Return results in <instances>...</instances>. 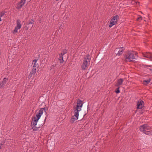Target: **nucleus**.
<instances>
[{"label": "nucleus", "mask_w": 152, "mask_h": 152, "mask_svg": "<svg viewBox=\"0 0 152 152\" xmlns=\"http://www.w3.org/2000/svg\"><path fill=\"white\" fill-rule=\"evenodd\" d=\"M32 129L34 131H37L38 130L39 128L37 127H36L35 126H31Z\"/></svg>", "instance_id": "27"}, {"label": "nucleus", "mask_w": 152, "mask_h": 152, "mask_svg": "<svg viewBox=\"0 0 152 152\" xmlns=\"http://www.w3.org/2000/svg\"><path fill=\"white\" fill-rule=\"evenodd\" d=\"M142 20V17L140 15H139V17L137 18V20L139 21H140Z\"/></svg>", "instance_id": "28"}, {"label": "nucleus", "mask_w": 152, "mask_h": 152, "mask_svg": "<svg viewBox=\"0 0 152 152\" xmlns=\"http://www.w3.org/2000/svg\"><path fill=\"white\" fill-rule=\"evenodd\" d=\"M38 121V120H37L33 118L31 123V126H36L37 124Z\"/></svg>", "instance_id": "15"}, {"label": "nucleus", "mask_w": 152, "mask_h": 152, "mask_svg": "<svg viewBox=\"0 0 152 152\" xmlns=\"http://www.w3.org/2000/svg\"><path fill=\"white\" fill-rule=\"evenodd\" d=\"M132 4H134L135 3H136V4H138H138H139L140 3L139 2H138L137 1L135 2V1H132Z\"/></svg>", "instance_id": "31"}, {"label": "nucleus", "mask_w": 152, "mask_h": 152, "mask_svg": "<svg viewBox=\"0 0 152 152\" xmlns=\"http://www.w3.org/2000/svg\"><path fill=\"white\" fill-rule=\"evenodd\" d=\"M120 87H118V88H117L115 91V92L117 94H118L120 92V91L119 89Z\"/></svg>", "instance_id": "30"}, {"label": "nucleus", "mask_w": 152, "mask_h": 152, "mask_svg": "<svg viewBox=\"0 0 152 152\" xmlns=\"http://www.w3.org/2000/svg\"><path fill=\"white\" fill-rule=\"evenodd\" d=\"M144 102L143 101H140V102L138 101L137 103V109H141L143 107V104Z\"/></svg>", "instance_id": "12"}, {"label": "nucleus", "mask_w": 152, "mask_h": 152, "mask_svg": "<svg viewBox=\"0 0 152 152\" xmlns=\"http://www.w3.org/2000/svg\"><path fill=\"white\" fill-rule=\"evenodd\" d=\"M91 60V57L89 54L87 55L84 58L83 63L81 65L82 70H85L86 69V67L90 64Z\"/></svg>", "instance_id": "2"}, {"label": "nucleus", "mask_w": 152, "mask_h": 152, "mask_svg": "<svg viewBox=\"0 0 152 152\" xmlns=\"http://www.w3.org/2000/svg\"><path fill=\"white\" fill-rule=\"evenodd\" d=\"M40 116L39 115H37V114L36 115V116L34 117V119L37 120L38 121L39 119L40 118Z\"/></svg>", "instance_id": "26"}, {"label": "nucleus", "mask_w": 152, "mask_h": 152, "mask_svg": "<svg viewBox=\"0 0 152 152\" xmlns=\"http://www.w3.org/2000/svg\"><path fill=\"white\" fill-rule=\"evenodd\" d=\"M83 105L82 101L80 99H78L77 101V105L75 107L78 108H81L82 107Z\"/></svg>", "instance_id": "11"}, {"label": "nucleus", "mask_w": 152, "mask_h": 152, "mask_svg": "<svg viewBox=\"0 0 152 152\" xmlns=\"http://www.w3.org/2000/svg\"><path fill=\"white\" fill-rule=\"evenodd\" d=\"M89 110V107H88V110Z\"/></svg>", "instance_id": "33"}, {"label": "nucleus", "mask_w": 152, "mask_h": 152, "mask_svg": "<svg viewBox=\"0 0 152 152\" xmlns=\"http://www.w3.org/2000/svg\"><path fill=\"white\" fill-rule=\"evenodd\" d=\"M145 125V128L146 129H151V127L149 126L147 124H144Z\"/></svg>", "instance_id": "29"}, {"label": "nucleus", "mask_w": 152, "mask_h": 152, "mask_svg": "<svg viewBox=\"0 0 152 152\" xmlns=\"http://www.w3.org/2000/svg\"><path fill=\"white\" fill-rule=\"evenodd\" d=\"M123 82V80L122 78H120L118 80V86H119L122 84Z\"/></svg>", "instance_id": "20"}, {"label": "nucleus", "mask_w": 152, "mask_h": 152, "mask_svg": "<svg viewBox=\"0 0 152 152\" xmlns=\"http://www.w3.org/2000/svg\"><path fill=\"white\" fill-rule=\"evenodd\" d=\"M26 0H21L17 4L16 8L18 10H20L21 7L24 4Z\"/></svg>", "instance_id": "6"}, {"label": "nucleus", "mask_w": 152, "mask_h": 152, "mask_svg": "<svg viewBox=\"0 0 152 152\" xmlns=\"http://www.w3.org/2000/svg\"><path fill=\"white\" fill-rule=\"evenodd\" d=\"M150 70L152 72V69H150Z\"/></svg>", "instance_id": "32"}, {"label": "nucleus", "mask_w": 152, "mask_h": 152, "mask_svg": "<svg viewBox=\"0 0 152 152\" xmlns=\"http://www.w3.org/2000/svg\"><path fill=\"white\" fill-rule=\"evenodd\" d=\"M55 66H52L50 67V70L53 73L55 72Z\"/></svg>", "instance_id": "23"}, {"label": "nucleus", "mask_w": 152, "mask_h": 152, "mask_svg": "<svg viewBox=\"0 0 152 152\" xmlns=\"http://www.w3.org/2000/svg\"><path fill=\"white\" fill-rule=\"evenodd\" d=\"M119 16L118 15H116L115 16H113L109 24V27L110 28L113 25H115L117 22V19L118 18Z\"/></svg>", "instance_id": "4"}, {"label": "nucleus", "mask_w": 152, "mask_h": 152, "mask_svg": "<svg viewBox=\"0 0 152 152\" xmlns=\"http://www.w3.org/2000/svg\"><path fill=\"white\" fill-rule=\"evenodd\" d=\"M86 115V114H85L84 115V116H85Z\"/></svg>", "instance_id": "34"}, {"label": "nucleus", "mask_w": 152, "mask_h": 152, "mask_svg": "<svg viewBox=\"0 0 152 152\" xmlns=\"http://www.w3.org/2000/svg\"><path fill=\"white\" fill-rule=\"evenodd\" d=\"M143 55L144 57L148 58L150 60L152 61V53L146 52Z\"/></svg>", "instance_id": "9"}, {"label": "nucleus", "mask_w": 152, "mask_h": 152, "mask_svg": "<svg viewBox=\"0 0 152 152\" xmlns=\"http://www.w3.org/2000/svg\"><path fill=\"white\" fill-rule=\"evenodd\" d=\"M45 110L44 108H41L38 112L37 114L39 115L41 117L42 115L44 110Z\"/></svg>", "instance_id": "16"}, {"label": "nucleus", "mask_w": 152, "mask_h": 152, "mask_svg": "<svg viewBox=\"0 0 152 152\" xmlns=\"http://www.w3.org/2000/svg\"><path fill=\"white\" fill-rule=\"evenodd\" d=\"M8 80V79L7 78L4 77L1 83H0V88H3L7 82V81Z\"/></svg>", "instance_id": "10"}, {"label": "nucleus", "mask_w": 152, "mask_h": 152, "mask_svg": "<svg viewBox=\"0 0 152 152\" xmlns=\"http://www.w3.org/2000/svg\"><path fill=\"white\" fill-rule=\"evenodd\" d=\"M74 116L76 117H78L79 115V112L81 110L80 108H78L75 107L74 108Z\"/></svg>", "instance_id": "7"}, {"label": "nucleus", "mask_w": 152, "mask_h": 152, "mask_svg": "<svg viewBox=\"0 0 152 152\" xmlns=\"http://www.w3.org/2000/svg\"><path fill=\"white\" fill-rule=\"evenodd\" d=\"M124 47L117 48V50H118V53H117V55L120 56L122 54L124 51Z\"/></svg>", "instance_id": "8"}, {"label": "nucleus", "mask_w": 152, "mask_h": 152, "mask_svg": "<svg viewBox=\"0 0 152 152\" xmlns=\"http://www.w3.org/2000/svg\"><path fill=\"white\" fill-rule=\"evenodd\" d=\"M67 50L66 49L63 50L61 53L60 54L61 55L64 56L65 54L67 53Z\"/></svg>", "instance_id": "25"}, {"label": "nucleus", "mask_w": 152, "mask_h": 152, "mask_svg": "<svg viewBox=\"0 0 152 152\" xmlns=\"http://www.w3.org/2000/svg\"><path fill=\"white\" fill-rule=\"evenodd\" d=\"M5 12L4 11H2L0 12V21H1V18L3 17L4 15Z\"/></svg>", "instance_id": "22"}, {"label": "nucleus", "mask_w": 152, "mask_h": 152, "mask_svg": "<svg viewBox=\"0 0 152 152\" xmlns=\"http://www.w3.org/2000/svg\"><path fill=\"white\" fill-rule=\"evenodd\" d=\"M75 116H73L72 117V118H71V119L70 120V121L72 124L74 123V121L76 120H77V119H78V117H75Z\"/></svg>", "instance_id": "17"}, {"label": "nucleus", "mask_w": 152, "mask_h": 152, "mask_svg": "<svg viewBox=\"0 0 152 152\" xmlns=\"http://www.w3.org/2000/svg\"><path fill=\"white\" fill-rule=\"evenodd\" d=\"M37 59H35L33 61L32 64H34L33 68H36L37 69V67L38 66V63H37Z\"/></svg>", "instance_id": "14"}, {"label": "nucleus", "mask_w": 152, "mask_h": 152, "mask_svg": "<svg viewBox=\"0 0 152 152\" xmlns=\"http://www.w3.org/2000/svg\"><path fill=\"white\" fill-rule=\"evenodd\" d=\"M1 148V146H0V149Z\"/></svg>", "instance_id": "36"}, {"label": "nucleus", "mask_w": 152, "mask_h": 152, "mask_svg": "<svg viewBox=\"0 0 152 152\" xmlns=\"http://www.w3.org/2000/svg\"><path fill=\"white\" fill-rule=\"evenodd\" d=\"M151 132L152 131H145L144 132H143V133L148 135H152V134H151Z\"/></svg>", "instance_id": "24"}, {"label": "nucleus", "mask_w": 152, "mask_h": 152, "mask_svg": "<svg viewBox=\"0 0 152 152\" xmlns=\"http://www.w3.org/2000/svg\"><path fill=\"white\" fill-rule=\"evenodd\" d=\"M37 69L36 68H33L31 71L30 72L29 77L30 78L33 75H34L36 72Z\"/></svg>", "instance_id": "13"}, {"label": "nucleus", "mask_w": 152, "mask_h": 152, "mask_svg": "<svg viewBox=\"0 0 152 152\" xmlns=\"http://www.w3.org/2000/svg\"><path fill=\"white\" fill-rule=\"evenodd\" d=\"M56 1H58L59 0H56Z\"/></svg>", "instance_id": "35"}, {"label": "nucleus", "mask_w": 152, "mask_h": 152, "mask_svg": "<svg viewBox=\"0 0 152 152\" xmlns=\"http://www.w3.org/2000/svg\"><path fill=\"white\" fill-rule=\"evenodd\" d=\"M145 125L144 124L140 126V129L142 132H144L145 131H146L145 128Z\"/></svg>", "instance_id": "18"}, {"label": "nucleus", "mask_w": 152, "mask_h": 152, "mask_svg": "<svg viewBox=\"0 0 152 152\" xmlns=\"http://www.w3.org/2000/svg\"><path fill=\"white\" fill-rule=\"evenodd\" d=\"M34 20L32 19L28 21V23H27V25H28V26H25V30H28L29 28H32L33 26V24L34 23Z\"/></svg>", "instance_id": "5"}, {"label": "nucleus", "mask_w": 152, "mask_h": 152, "mask_svg": "<svg viewBox=\"0 0 152 152\" xmlns=\"http://www.w3.org/2000/svg\"><path fill=\"white\" fill-rule=\"evenodd\" d=\"M21 26L22 25L19 19L17 20L16 21V26L15 29L12 31V32L13 34L17 33L18 30L20 29L21 28Z\"/></svg>", "instance_id": "3"}, {"label": "nucleus", "mask_w": 152, "mask_h": 152, "mask_svg": "<svg viewBox=\"0 0 152 152\" xmlns=\"http://www.w3.org/2000/svg\"><path fill=\"white\" fill-rule=\"evenodd\" d=\"M137 57L135 52L129 51L126 55L125 61L126 62L134 61Z\"/></svg>", "instance_id": "1"}, {"label": "nucleus", "mask_w": 152, "mask_h": 152, "mask_svg": "<svg viewBox=\"0 0 152 152\" xmlns=\"http://www.w3.org/2000/svg\"><path fill=\"white\" fill-rule=\"evenodd\" d=\"M58 59L60 61V62L61 63H63L64 61L63 60V56L61 55L60 54H59V57Z\"/></svg>", "instance_id": "19"}, {"label": "nucleus", "mask_w": 152, "mask_h": 152, "mask_svg": "<svg viewBox=\"0 0 152 152\" xmlns=\"http://www.w3.org/2000/svg\"><path fill=\"white\" fill-rule=\"evenodd\" d=\"M1 145H2V144H1Z\"/></svg>", "instance_id": "37"}, {"label": "nucleus", "mask_w": 152, "mask_h": 152, "mask_svg": "<svg viewBox=\"0 0 152 152\" xmlns=\"http://www.w3.org/2000/svg\"><path fill=\"white\" fill-rule=\"evenodd\" d=\"M151 80V79L149 78L147 80H144L143 81V84L144 85H146L148 84L150 82Z\"/></svg>", "instance_id": "21"}]
</instances>
